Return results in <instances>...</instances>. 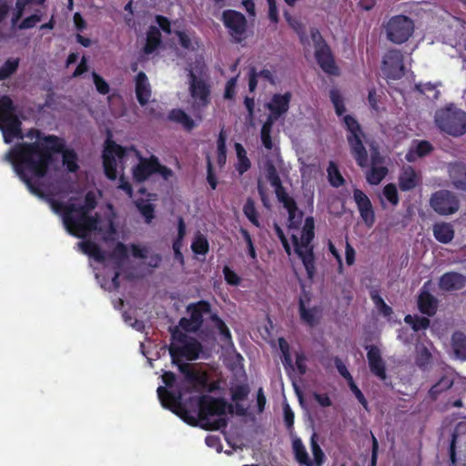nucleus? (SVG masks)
Instances as JSON below:
<instances>
[{
  "label": "nucleus",
  "instance_id": "3",
  "mask_svg": "<svg viewBox=\"0 0 466 466\" xmlns=\"http://www.w3.org/2000/svg\"><path fill=\"white\" fill-rule=\"evenodd\" d=\"M16 106L7 95L0 96V130L4 141L10 144L15 138L23 139L22 122L15 115Z\"/></svg>",
  "mask_w": 466,
  "mask_h": 466
},
{
  "label": "nucleus",
  "instance_id": "11",
  "mask_svg": "<svg viewBox=\"0 0 466 466\" xmlns=\"http://www.w3.org/2000/svg\"><path fill=\"white\" fill-rule=\"evenodd\" d=\"M221 21L234 43L240 44L246 39L248 21L242 13L233 9L224 10Z\"/></svg>",
  "mask_w": 466,
  "mask_h": 466
},
{
  "label": "nucleus",
  "instance_id": "63",
  "mask_svg": "<svg viewBox=\"0 0 466 466\" xmlns=\"http://www.w3.org/2000/svg\"><path fill=\"white\" fill-rule=\"evenodd\" d=\"M179 328H181L183 330L187 331V332H197L200 329V328L198 326L196 325V322L192 320V319L189 317L188 319L187 318H181L178 321V326Z\"/></svg>",
  "mask_w": 466,
  "mask_h": 466
},
{
  "label": "nucleus",
  "instance_id": "25",
  "mask_svg": "<svg viewBox=\"0 0 466 466\" xmlns=\"http://www.w3.org/2000/svg\"><path fill=\"white\" fill-rule=\"evenodd\" d=\"M278 201L281 203L288 211L289 227L298 228L301 223L303 212L299 210L295 199L289 195H287L278 199Z\"/></svg>",
  "mask_w": 466,
  "mask_h": 466
},
{
  "label": "nucleus",
  "instance_id": "32",
  "mask_svg": "<svg viewBox=\"0 0 466 466\" xmlns=\"http://www.w3.org/2000/svg\"><path fill=\"white\" fill-rule=\"evenodd\" d=\"M162 43V35L159 28L155 25L149 26L147 33L146 44L144 46V53L150 55L154 53Z\"/></svg>",
  "mask_w": 466,
  "mask_h": 466
},
{
  "label": "nucleus",
  "instance_id": "13",
  "mask_svg": "<svg viewBox=\"0 0 466 466\" xmlns=\"http://www.w3.org/2000/svg\"><path fill=\"white\" fill-rule=\"evenodd\" d=\"M432 209L441 216L454 214L460 208L458 198L451 191L441 189L434 192L430 198Z\"/></svg>",
  "mask_w": 466,
  "mask_h": 466
},
{
  "label": "nucleus",
  "instance_id": "35",
  "mask_svg": "<svg viewBox=\"0 0 466 466\" xmlns=\"http://www.w3.org/2000/svg\"><path fill=\"white\" fill-rule=\"evenodd\" d=\"M168 119L181 124L187 131H191L196 127L194 120L180 108L172 109L168 113Z\"/></svg>",
  "mask_w": 466,
  "mask_h": 466
},
{
  "label": "nucleus",
  "instance_id": "23",
  "mask_svg": "<svg viewBox=\"0 0 466 466\" xmlns=\"http://www.w3.org/2000/svg\"><path fill=\"white\" fill-rule=\"evenodd\" d=\"M399 187L401 191H410L420 183V177L411 166L402 167L399 176Z\"/></svg>",
  "mask_w": 466,
  "mask_h": 466
},
{
  "label": "nucleus",
  "instance_id": "24",
  "mask_svg": "<svg viewBox=\"0 0 466 466\" xmlns=\"http://www.w3.org/2000/svg\"><path fill=\"white\" fill-rule=\"evenodd\" d=\"M299 313L301 321L310 328L317 326L322 318V310L319 307L314 306L309 309L302 299L299 301Z\"/></svg>",
  "mask_w": 466,
  "mask_h": 466
},
{
  "label": "nucleus",
  "instance_id": "28",
  "mask_svg": "<svg viewBox=\"0 0 466 466\" xmlns=\"http://www.w3.org/2000/svg\"><path fill=\"white\" fill-rule=\"evenodd\" d=\"M265 173L266 177L270 183V185L275 189V194L277 199H279L287 195H289L282 185L281 179L279 176L276 167L271 161H268L265 164Z\"/></svg>",
  "mask_w": 466,
  "mask_h": 466
},
{
  "label": "nucleus",
  "instance_id": "10",
  "mask_svg": "<svg viewBox=\"0 0 466 466\" xmlns=\"http://www.w3.org/2000/svg\"><path fill=\"white\" fill-rule=\"evenodd\" d=\"M198 402V417L203 421L212 416H222L227 412H233V406L228 404L223 398H215L210 395H201L197 398Z\"/></svg>",
  "mask_w": 466,
  "mask_h": 466
},
{
  "label": "nucleus",
  "instance_id": "42",
  "mask_svg": "<svg viewBox=\"0 0 466 466\" xmlns=\"http://www.w3.org/2000/svg\"><path fill=\"white\" fill-rule=\"evenodd\" d=\"M404 321L405 323L410 325L412 329L416 332L426 330L431 324V321L428 318L410 314L405 316Z\"/></svg>",
  "mask_w": 466,
  "mask_h": 466
},
{
  "label": "nucleus",
  "instance_id": "27",
  "mask_svg": "<svg viewBox=\"0 0 466 466\" xmlns=\"http://www.w3.org/2000/svg\"><path fill=\"white\" fill-rule=\"evenodd\" d=\"M179 369L185 374L187 381L193 386L196 391L207 387L208 376L206 373L191 370L187 364L180 365Z\"/></svg>",
  "mask_w": 466,
  "mask_h": 466
},
{
  "label": "nucleus",
  "instance_id": "1",
  "mask_svg": "<svg viewBox=\"0 0 466 466\" xmlns=\"http://www.w3.org/2000/svg\"><path fill=\"white\" fill-rule=\"evenodd\" d=\"M62 154L63 165L75 173L79 169L77 155L73 149L66 148L62 138L47 135L42 141L19 142L5 155V160L12 164L18 177L25 184L27 189L38 198H44L38 179L45 177L49 167L54 162V154Z\"/></svg>",
  "mask_w": 466,
  "mask_h": 466
},
{
  "label": "nucleus",
  "instance_id": "45",
  "mask_svg": "<svg viewBox=\"0 0 466 466\" xmlns=\"http://www.w3.org/2000/svg\"><path fill=\"white\" fill-rule=\"evenodd\" d=\"M279 347L282 354V363L284 368L288 370H294L293 363H292V358L289 350V345L288 341L283 338L279 339Z\"/></svg>",
  "mask_w": 466,
  "mask_h": 466
},
{
  "label": "nucleus",
  "instance_id": "41",
  "mask_svg": "<svg viewBox=\"0 0 466 466\" xmlns=\"http://www.w3.org/2000/svg\"><path fill=\"white\" fill-rule=\"evenodd\" d=\"M327 173L328 180L332 187H339L345 184V179L335 162L330 161L329 163Z\"/></svg>",
  "mask_w": 466,
  "mask_h": 466
},
{
  "label": "nucleus",
  "instance_id": "12",
  "mask_svg": "<svg viewBox=\"0 0 466 466\" xmlns=\"http://www.w3.org/2000/svg\"><path fill=\"white\" fill-rule=\"evenodd\" d=\"M127 152V147L116 144L109 138L106 139L102 158L105 175L108 179L115 180L116 178L117 163L116 157L123 159Z\"/></svg>",
  "mask_w": 466,
  "mask_h": 466
},
{
  "label": "nucleus",
  "instance_id": "56",
  "mask_svg": "<svg viewBox=\"0 0 466 466\" xmlns=\"http://www.w3.org/2000/svg\"><path fill=\"white\" fill-rule=\"evenodd\" d=\"M186 235V224L184 219L180 217L177 220V237L173 242V250H180L182 246V240Z\"/></svg>",
  "mask_w": 466,
  "mask_h": 466
},
{
  "label": "nucleus",
  "instance_id": "40",
  "mask_svg": "<svg viewBox=\"0 0 466 466\" xmlns=\"http://www.w3.org/2000/svg\"><path fill=\"white\" fill-rule=\"evenodd\" d=\"M453 385V380L448 376H442L429 390V396L431 400H436L439 395L451 389Z\"/></svg>",
  "mask_w": 466,
  "mask_h": 466
},
{
  "label": "nucleus",
  "instance_id": "53",
  "mask_svg": "<svg viewBox=\"0 0 466 466\" xmlns=\"http://www.w3.org/2000/svg\"><path fill=\"white\" fill-rule=\"evenodd\" d=\"M329 97L334 106L336 114L339 116H342L346 111V107L339 91L337 89H331L329 92Z\"/></svg>",
  "mask_w": 466,
  "mask_h": 466
},
{
  "label": "nucleus",
  "instance_id": "52",
  "mask_svg": "<svg viewBox=\"0 0 466 466\" xmlns=\"http://www.w3.org/2000/svg\"><path fill=\"white\" fill-rule=\"evenodd\" d=\"M191 249L197 255H206L209 249L207 238L201 235L197 236L191 244Z\"/></svg>",
  "mask_w": 466,
  "mask_h": 466
},
{
  "label": "nucleus",
  "instance_id": "50",
  "mask_svg": "<svg viewBox=\"0 0 466 466\" xmlns=\"http://www.w3.org/2000/svg\"><path fill=\"white\" fill-rule=\"evenodd\" d=\"M137 208L144 217L147 224H150L155 218V206L152 203L139 201L137 202Z\"/></svg>",
  "mask_w": 466,
  "mask_h": 466
},
{
  "label": "nucleus",
  "instance_id": "5",
  "mask_svg": "<svg viewBox=\"0 0 466 466\" xmlns=\"http://www.w3.org/2000/svg\"><path fill=\"white\" fill-rule=\"evenodd\" d=\"M436 126L444 133L452 137H461L466 133V113L449 105L435 114Z\"/></svg>",
  "mask_w": 466,
  "mask_h": 466
},
{
  "label": "nucleus",
  "instance_id": "58",
  "mask_svg": "<svg viewBox=\"0 0 466 466\" xmlns=\"http://www.w3.org/2000/svg\"><path fill=\"white\" fill-rule=\"evenodd\" d=\"M223 274L226 282L230 286H238L241 282L240 277L228 266L223 268Z\"/></svg>",
  "mask_w": 466,
  "mask_h": 466
},
{
  "label": "nucleus",
  "instance_id": "7",
  "mask_svg": "<svg viewBox=\"0 0 466 466\" xmlns=\"http://www.w3.org/2000/svg\"><path fill=\"white\" fill-rule=\"evenodd\" d=\"M99 215L91 216L85 211H74L64 221L67 232L77 238H85L88 232L97 228Z\"/></svg>",
  "mask_w": 466,
  "mask_h": 466
},
{
  "label": "nucleus",
  "instance_id": "14",
  "mask_svg": "<svg viewBox=\"0 0 466 466\" xmlns=\"http://www.w3.org/2000/svg\"><path fill=\"white\" fill-rule=\"evenodd\" d=\"M168 350L173 363L177 364L182 358L190 361L198 360L203 346L197 339L190 337L183 345L171 343Z\"/></svg>",
  "mask_w": 466,
  "mask_h": 466
},
{
  "label": "nucleus",
  "instance_id": "36",
  "mask_svg": "<svg viewBox=\"0 0 466 466\" xmlns=\"http://www.w3.org/2000/svg\"><path fill=\"white\" fill-rule=\"evenodd\" d=\"M292 449L296 461L302 465L313 466V461L310 460L308 451L299 438H295L292 441Z\"/></svg>",
  "mask_w": 466,
  "mask_h": 466
},
{
  "label": "nucleus",
  "instance_id": "60",
  "mask_svg": "<svg viewBox=\"0 0 466 466\" xmlns=\"http://www.w3.org/2000/svg\"><path fill=\"white\" fill-rule=\"evenodd\" d=\"M93 80L97 92L101 95H106L109 93V85L107 82L96 72L93 73Z\"/></svg>",
  "mask_w": 466,
  "mask_h": 466
},
{
  "label": "nucleus",
  "instance_id": "33",
  "mask_svg": "<svg viewBox=\"0 0 466 466\" xmlns=\"http://www.w3.org/2000/svg\"><path fill=\"white\" fill-rule=\"evenodd\" d=\"M83 253L93 258L96 261L103 263L106 260L104 251L98 244L91 240H84L78 243Z\"/></svg>",
  "mask_w": 466,
  "mask_h": 466
},
{
  "label": "nucleus",
  "instance_id": "20",
  "mask_svg": "<svg viewBox=\"0 0 466 466\" xmlns=\"http://www.w3.org/2000/svg\"><path fill=\"white\" fill-rule=\"evenodd\" d=\"M135 92L137 102L141 106H145L148 104L152 90L147 75L140 71L135 77Z\"/></svg>",
  "mask_w": 466,
  "mask_h": 466
},
{
  "label": "nucleus",
  "instance_id": "9",
  "mask_svg": "<svg viewBox=\"0 0 466 466\" xmlns=\"http://www.w3.org/2000/svg\"><path fill=\"white\" fill-rule=\"evenodd\" d=\"M387 38L394 44H403L409 40L414 32L412 19L406 15H399L391 17L386 26Z\"/></svg>",
  "mask_w": 466,
  "mask_h": 466
},
{
  "label": "nucleus",
  "instance_id": "34",
  "mask_svg": "<svg viewBox=\"0 0 466 466\" xmlns=\"http://www.w3.org/2000/svg\"><path fill=\"white\" fill-rule=\"evenodd\" d=\"M45 199L48 201L50 204L53 211L56 214H61L63 222L65 221V218L70 215V213H74L76 210V204L75 203H64L62 201L56 200L51 197H47L46 194L44 196Z\"/></svg>",
  "mask_w": 466,
  "mask_h": 466
},
{
  "label": "nucleus",
  "instance_id": "64",
  "mask_svg": "<svg viewBox=\"0 0 466 466\" xmlns=\"http://www.w3.org/2000/svg\"><path fill=\"white\" fill-rule=\"evenodd\" d=\"M41 20V15L37 14L31 15L25 17L19 25H16L18 29H30L35 26V25Z\"/></svg>",
  "mask_w": 466,
  "mask_h": 466
},
{
  "label": "nucleus",
  "instance_id": "15",
  "mask_svg": "<svg viewBox=\"0 0 466 466\" xmlns=\"http://www.w3.org/2000/svg\"><path fill=\"white\" fill-rule=\"evenodd\" d=\"M292 98L290 92L284 94H274L270 101L266 105L270 114L267 119H271L275 122L283 115H285L289 109V104Z\"/></svg>",
  "mask_w": 466,
  "mask_h": 466
},
{
  "label": "nucleus",
  "instance_id": "51",
  "mask_svg": "<svg viewBox=\"0 0 466 466\" xmlns=\"http://www.w3.org/2000/svg\"><path fill=\"white\" fill-rule=\"evenodd\" d=\"M97 206V201L96 195L92 191H88L84 198V204L77 206L76 204L75 211H85L90 213L93 209H95Z\"/></svg>",
  "mask_w": 466,
  "mask_h": 466
},
{
  "label": "nucleus",
  "instance_id": "62",
  "mask_svg": "<svg viewBox=\"0 0 466 466\" xmlns=\"http://www.w3.org/2000/svg\"><path fill=\"white\" fill-rule=\"evenodd\" d=\"M175 35L177 36L179 45L182 48L187 50H194V47L192 46V39L189 35L180 30H176Z\"/></svg>",
  "mask_w": 466,
  "mask_h": 466
},
{
  "label": "nucleus",
  "instance_id": "19",
  "mask_svg": "<svg viewBox=\"0 0 466 466\" xmlns=\"http://www.w3.org/2000/svg\"><path fill=\"white\" fill-rule=\"evenodd\" d=\"M157 166L158 158L156 156L141 158L139 163L133 168L134 179L137 182H144L151 175L156 174V167Z\"/></svg>",
  "mask_w": 466,
  "mask_h": 466
},
{
  "label": "nucleus",
  "instance_id": "54",
  "mask_svg": "<svg viewBox=\"0 0 466 466\" xmlns=\"http://www.w3.org/2000/svg\"><path fill=\"white\" fill-rule=\"evenodd\" d=\"M383 195L386 199L393 206H397L399 204V194L394 184H387L383 188Z\"/></svg>",
  "mask_w": 466,
  "mask_h": 466
},
{
  "label": "nucleus",
  "instance_id": "57",
  "mask_svg": "<svg viewBox=\"0 0 466 466\" xmlns=\"http://www.w3.org/2000/svg\"><path fill=\"white\" fill-rule=\"evenodd\" d=\"M431 360V353L430 350L423 347L418 353L416 358V364L420 369H425Z\"/></svg>",
  "mask_w": 466,
  "mask_h": 466
},
{
  "label": "nucleus",
  "instance_id": "4",
  "mask_svg": "<svg viewBox=\"0 0 466 466\" xmlns=\"http://www.w3.org/2000/svg\"><path fill=\"white\" fill-rule=\"evenodd\" d=\"M343 124L347 130V141L350 153L357 165L360 167H367L369 165L368 152L363 145L364 132L358 120L351 115L343 116Z\"/></svg>",
  "mask_w": 466,
  "mask_h": 466
},
{
  "label": "nucleus",
  "instance_id": "44",
  "mask_svg": "<svg viewBox=\"0 0 466 466\" xmlns=\"http://www.w3.org/2000/svg\"><path fill=\"white\" fill-rule=\"evenodd\" d=\"M388 174V168L383 166H371L370 169L366 175V178L369 184L378 185Z\"/></svg>",
  "mask_w": 466,
  "mask_h": 466
},
{
  "label": "nucleus",
  "instance_id": "29",
  "mask_svg": "<svg viewBox=\"0 0 466 466\" xmlns=\"http://www.w3.org/2000/svg\"><path fill=\"white\" fill-rule=\"evenodd\" d=\"M418 308L422 314L432 317L438 309V299L429 291L421 290L418 297Z\"/></svg>",
  "mask_w": 466,
  "mask_h": 466
},
{
  "label": "nucleus",
  "instance_id": "43",
  "mask_svg": "<svg viewBox=\"0 0 466 466\" xmlns=\"http://www.w3.org/2000/svg\"><path fill=\"white\" fill-rule=\"evenodd\" d=\"M243 213L252 225L260 228L259 215L256 208L255 201L251 198H247L243 207Z\"/></svg>",
  "mask_w": 466,
  "mask_h": 466
},
{
  "label": "nucleus",
  "instance_id": "6",
  "mask_svg": "<svg viewBox=\"0 0 466 466\" xmlns=\"http://www.w3.org/2000/svg\"><path fill=\"white\" fill-rule=\"evenodd\" d=\"M157 396L161 405L179 416L184 421L197 425V419L183 404V392L181 390H169L164 386L157 388Z\"/></svg>",
  "mask_w": 466,
  "mask_h": 466
},
{
  "label": "nucleus",
  "instance_id": "22",
  "mask_svg": "<svg viewBox=\"0 0 466 466\" xmlns=\"http://www.w3.org/2000/svg\"><path fill=\"white\" fill-rule=\"evenodd\" d=\"M249 392V386L246 383L237 384L230 388L231 400L235 402V413L238 416L244 417L248 415V409L240 404L239 401L247 400Z\"/></svg>",
  "mask_w": 466,
  "mask_h": 466
},
{
  "label": "nucleus",
  "instance_id": "8",
  "mask_svg": "<svg viewBox=\"0 0 466 466\" xmlns=\"http://www.w3.org/2000/svg\"><path fill=\"white\" fill-rule=\"evenodd\" d=\"M189 93L193 99L192 108L195 116L202 120L201 113L210 104L211 89L208 82L198 77L193 72L189 73Z\"/></svg>",
  "mask_w": 466,
  "mask_h": 466
},
{
  "label": "nucleus",
  "instance_id": "18",
  "mask_svg": "<svg viewBox=\"0 0 466 466\" xmlns=\"http://www.w3.org/2000/svg\"><path fill=\"white\" fill-rule=\"evenodd\" d=\"M315 58L319 67L328 75L339 76V69L335 63L334 56L329 46L315 50Z\"/></svg>",
  "mask_w": 466,
  "mask_h": 466
},
{
  "label": "nucleus",
  "instance_id": "48",
  "mask_svg": "<svg viewBox=\"0 0 466 466\" xmlns=\"http://www.w3.org/2000/svg\"><path fill=\"white\" fill-rule=\"evenodd\" d=\"M274 122H272L271 119H267L264 124L262 125L261 130H260V137L263 146L270 150L273 147L272 139H271V130L272 126Z\"/></svg>",
  "mask_w": 466,
  "mask_h": 466
},
{
  "label": "nucleus",
  "instance_id": "21",
  "mask_svg": "<svg viewBox=\"0 0 466 466\" xmlns=\"http://www.w3.org/2000/svg\"><path fill=\"white\" fill-rule=\"evenodd\" d=\"M466 285V276L449 271L441 276L439 288L443 291H455L463 289Z\"/></svg>",
  "mask_w": 466,
  "mask_h": 466
},
{
  "label": "nucleus",
  "instance_id": "59",
  "mask_svg": "<svg viewBox=\"0 0 466 466\" xmlns=\"http://www.w3.org/2000/svg\"><path fill=\"white\" fill-rule=\"evenodd\" d=\"M110 257L116 260H119V262L124 261L125 259L127 258V246L122 242H117L116 247L114 248Z\"/></svg>",
  "mask_w": 466,
  "mask_h": 466
},
{
  "label": "nucleus",
  "instance_id": "49",
  "mask_svg": "<svg viewBox=\"0 0 466 466\" xmlns=\"http://www.w3.org/2000/svg\"><path fill=\"white\" fill-rule=\"evenodd\" d=\"M316 435L313 434L310 440V448L313 455V463L315 462L316 466H322L325 462L326 456L321 447L319 445L315 439Z\"/></svg>",
  "mask_w": 466,
  "mask_h": 466
},
{
  "label": "nucleus",
  "instance_id": "46",
  "mask_svg": "<svg viewBox=\"0 0 466 466\" xmlns=\"http://www.w3.org/2000/svg\"><path fill=\"white\" fill-rule=\"evenodd\" d=\"M370 296L376 308L383 316L389 317L392 314V309L384 301L378 290H371Z\"/></svg>",
  "mask_w": 466,
  "mask_h": 466
},
{
  "label": "nucleus",
  "instance_id": "39",
  "mask_svg": "<svg viewBox=\"0 0 466 466\" xmlns=\"http://www.w3.org/2000/svg\"><path fill=\"white\" fill-rule=\"evenodd\" d=\"M46 0H16L12 13L11 24L15 27L24 15L25 6L31 4L43 5Z\"/></svg>",
  "mask_w": 466,
  "mask_h": 466
},
{
  "label": "nucleus",
  "instance_id": "2",
  "mask_svg": "<svg viewBox=\"0 0 466 466\" xmlns=\"http://www.w3.org/2000/svg\"><path fill=\"white\" fill-rule=\"evenodd\" d=\"M314 228V218L307 217L301 230L300 239L295 235L291 237L294 251L300 258L309 279H313L317 270L314 247L311 244L315 236Z\"/></svg>",
  "mask_w": 466,
  "mask_h": 466
},
{
  "label": "nucleus",
  "instance_id": "31",
  "mask_svg": "<svg viewBox=\"0 0 466 466\" xmlns=\"http://www.w3.org/2000/svg\"><path fill=\"white\" fill-rule=\"evenodd\" d=\"M432 231L436 240L442 244L450 243L454 238V228L452 225L448 222L435 223Z\"/></svg>",
  "mask_w": 466,
  "mask_h": 466
},
{
  "label": "nucleus",
  "instance_id": "55",
  "mask_svg": "<svg viewBox=\"0 0 466 466\" xmlns=\"http://www.w3.org/2000/svg\"><path fill=\"white\" fill-rule=\"evenodd\" d=\"M383 63L385 65L390 63L391 65H394L397 67H399L400 71H402V69H403L402 56H401L400 52L397 51V50L390 51L386 55L384 60H383Z\"/></svg>",
  "mask_w": 466,
  "mask_h": 466
},
{
  "label": "nucleus",
  "instance_id": "26",
  "mask_svg": "<svg viewBox=\"0 0 466 466\" xmlns=\"http://www.w3.org/2000/svg\"><path fill=\"white\" fill-rule=\"evenodd\" d=\"M187 312L190 314V318L196 322L199 328L204 322V315L211 312V304L208 300H198L187 306Z\"/></svg>",
  "mask_w": 466,
  "mask_h": 466
},
{
  "label": "nucleus",
  "instance_id": "30",
  "mask_svg": "<svg viewBox=\"0 0 466 466\" xmlns=\"http://www.w3.org/2000/svg\"><path fill=\"white\" fill-rule=\"evenodd\" d=\"M449 173L454 187L461 190H466V165L454 163L450 166Z\"/></svg>",
  "mask_w": 466,
  "mask_h": 466
},
{
  "label": "nucleus",
  "instance_id": "47",
  "mask_svg": "<svg viewBox=\"0 0 466 466\" xmlns=\"http://www.w3.org/2000/svg\"><path fill=\"white\" fill-rule=\"evenodd\" d=\"M19 66L18 58H8L4 65L0 66V81L5 80L16 72Z\"/></svg>",
  "mask_w": 466,
  "mask_h": 466
},
{
  "label": "nucleus",
  "instance_id": "61",
  "mask_svg": "<svg viewBox=\"0 0 466 466\" xmlns=\"http://www.w3.org/2000/svg\"><path fill=\"white\" fill-rule=\"evenodd\" d=\"M432 150H433V147L429 141L421 140V141L418 142L413 152L418 157H422L429 155Z\"/></svg>",
  "mask_w": 466,
  "mask_h": 466
},
{
  "label": "nucleus",
  "instance_id": "16",
  "mask_svg": "<svg viewBox=\"0 0 466 466\" xmlns=\"http://www.w3.org/2000/svg\"><path fill=\"white\" fill-rule=\"evenodd\" d=\"M368 350L367 360L370 372L380 380L387 378L386 364L381 357L380 350L375 345H368L365 347Z\"/></svg>",
  "mask_w": 466,
  "mask_h": 466
},
{
  "label": "nucleus",
  "instance_id": "38",
  "mask_svg": "<svg viewBox=\"0 0 466 466\" xmlns=\"http://www.w3.org/2000/svg\"><path fill=\"white\" fill-rule=\"evenodd\" d=\"M235 149L238 157V163L236 165V169L239 175H243L246 173L251 167V163L249 158L247 156V152L243 146L239 143L235 144Z\"/></svg>",
  "mask_w": 466,
  "mask_h": 466
},
{
  "label": "nucleus",
  "instance_id": "17",
  "mask_svg": "<svg viewBox=\"0 0 466 466\" xmlns=\"http://www.w3.org/2000/svg\"><path fill=\"white\" fill-rule=\"evenodd\" d=\"M353 198L363 221L368 226H372L375 221V214L368 196L362 190L355 188Z\"/></svg>",
  "mask_w": 466,
  "mask_h": 466
},
{
  "label": "nucleus",
  "instance_id": "37",
  "mask_svg": "<svg viewBox=\"0 0 466 466\" xmlns=\"http://www.w3.org/2000/svg\"><path fill=\"white\" fill-rule=\"evenodd\" d=\"M451 345L455 355L461 360H466V335L461 331H455L451 337Z\"/></svg>",
  "mask_w": 466,
  "mask_h": 466
}]
</instances>
